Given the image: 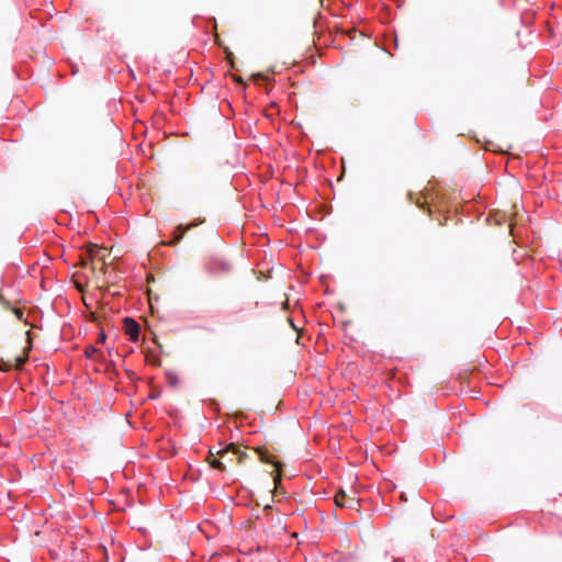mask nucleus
Wrapping results in <instances>:
<instances>
[{"instance_id":"1","label":"nucleus","mask_w":562,"mask_h":562,"mask_svg":"<svg viewBox=\"0 0 562 562\" xmlns=\"http://www.w3.org/2000/svg\"><path fill=\"white\" fill-rule=\"evenodd\" d=\"M124 331L130 337V339L132 341H134V342L138 341L140 327H139V324L135 319H133L131 317H126L124 319Z\"/></svg>"},{"instance_id":"2","label":"nucleus","mask_w":562,"mask_h":562,"mask_svg":"<svg viewBox=\"0 0 562 562\" xmlns=\"http://www.w3.org/2000/svg\"><path fill=\"white\" fill-rule=\"evenodd\" d=\"M346 493L344 491H340L335 496V504L339 507L352 508L357 501L355 498H349L348 501H346Z\"/></svg>"},{"instance_id":"3","label":"nucleus","mask_w":562,"mask_h":562,"mask_svg":"<svg viewBox=\"0 0 562 562\" xmlns=\"http://www.w3.org/2000/svg\"><path fill=\"white\" fill-rule=\"evenodd\" d=\"M196 224H190L189 226H183V225H179L176 227L175 232H173V235H172V239L169 244H177L179 243L183 235L186 234V232L188 229H190L191 227L195 226Z\"/></svg>"},{"instance_id":"4","label":"nucleus","mask_w":562,"mask_h":562,"mask_svg":"<svg viewBox=\"0 0 562 562\" xmlns=\"http://www.w3.org/2000/svg\"><path fill=\"white\" fill-rule=\"evenodd\" d=\"M99 350L93 346H88L85 349V356L87 359H94Z\"/></svg>"},{"instance_id":"5","label":"nucleus","mask_w":562,"mask_h":562,"mask_svg":"<svg viewBox=\"0 0 562 562\" xmlns=\"http://www.w3.org/2000/svg\"><path fill=\"white\" fill-rule=\"evenodd\" d=\"M211 467L214 468V469L221 470V471L225 469L223 462H221L217 459H214V460L211 461Z\"/></svg>"},{"instance_id":"6","label":"nucleus","mask_w":562,"mask_h":562,"mask_svg":"<svg viewBox=\"0 0 562 562\" xmlns=\"http://www.w3.org/2000/svg\"><path fill=\"white\" fill-rule=\"evenodd\" d=\"M105 338H106V336H105V334L102 331V333H100V334H99L98 341H100V342H104V341H105Z\"/></svg>"},{"instance_id":"7","label":"nucleus","mask_w":562,"mask_h":562,"mask_svg":"<svg viewBox=\"0 0 562 562\" xmlns=\"http://www.w3.org/2000/svg\"><path fill=\"white\" fill-rule=\"evenodd\" d=\"M289 322H290L291 326L293 327V329L297 330L296 326L293 324L291 318H289Z\"/></svg>"},{"instance_id":"8","label":"nucleus","mask_w":562,"mask_h":562,"mask_svg":"<svg viewBox=\"0 0 562 562\" xmlns=\"http://www.w3.org/2000/svg\"><path fill=\"white\" fill-rule=\"evenodd\" d=\"M16 314H18V316L21 318V317H22V315H23V312L18 311V313H16Z\"/></svg>"}]
</instances>
